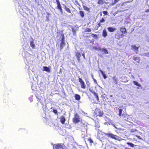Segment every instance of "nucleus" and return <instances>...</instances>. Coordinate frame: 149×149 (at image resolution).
Segmentation results:
<instances>
[{"instance_id": "32", "label": "nucleus", "mask_w": 149, "mask_h": 149, "mask_svg": "<svg viewBox=\"0 0 149 149\" xmlns=\"http://www.w3.org/2000/svg\"><path fill=\"white\" fill-rule=\"evenodd\" d=\"M102 13L104 14V15H107L108 14V13L107 11H104L102 12Z\"/></svg>"}, {"instance_id": "16", "label": "nucleus", "mask_w": 149, "mask_h": 149, "mask_svg": "<svg viewBox=\"0 0 149 149\" xmlns=\"http://www.w3.org/2000/svg\"><path fill=\"white\" fill-rule=\"evenodd\" d=\"M74 96L75 100H79L80 99L81 97L79 94H75Z\"/></svg>"}, {"instance_id": "47", "label": "nucleus", "mask_w": 149, "mask_h": 149, "mask_svg": "<svg viewBox=\"0 0 149 149\" xmlns=\"http://www.w3.org/2000/svg\"><path fill=\"white\" fill-rule=\"evenodd\" d=\"M98 24L99 26H100V23L99 24Z\"/></svg>"}, {"instance_id": "25", "label": "nucleus", "mask_w": 149, "mask_h": 149, "mask_svg": "<svg viewBox=\"0 0 149 149\" xmlns=\"http://www.w3.org/2000/svg\"><path fill=\"white\" fill-rule=\"evenodd\" d=\"M127 144L129 146L132 147H134L135 146V145L132 143L128 142L127 143Z\"/></svg>"}, {"instance_id": "14", "label": "nucleus", "mask_w": 149, "mask_h": 149, "mask_svg": "<svg viewBox=\"0 0 149 149\" xmlns=\"http://www.w3.org/2000/svg\"><path fill=\"white\" fill-rule=\"evenodd\" d=\"M60 121L62 124H64L66 120L65 117L63 116H61L60 118Z\"/></svg>"}, {"instance_id": "39", "label": "nucleus", "mask_w": 149, "mask_h": 149, "mask_svg": "<svg viewBox=\"0 0 149 149\" xmlns=\"http://www.w3.org/2000/svg\"><path fill=\"white\" fill-rule=\"evenodd\" d=\"M97 36L95 34H94V38H97Z\"/></svg>"}, {"instance_id": "12", "label": "nucleus", "mask_w": 149, "mask_h": 149, "mask_svg": "<svg viewBox=\"0 0 149 149\" xmlns=\"http://www.w3.org/2000/svg\"><path fill=\"white\" fill-rule=\"evenodd\" d=\"M75 56L77 58L79 61L80 60V58L81 56V54L79 52H77L76 53Z\"/></svg>"}, {"instance_id": "15", "label": "nucleus", "mask_w": 149, "mask_h": 149, "mask_svg": "<svg viewBox=\"0 0 149 149\" xmlns=\"http://www.w3.org/2000/svg\"><path fill=\"white\" fill-rule=\"evenodd\" d=\"M102 35L104 37H106L107 36V32L105 29L103 30Z\"/></svg>"}, {"instance_id": "33", "label": "nucleus", "mask_w": 149, "mask_h": 149, "mask_svg": "<svg viewBox=\"0 0 149 149\" xmlns=\"http://www.w3.org/2000/svg\"><path fill=\"white\" fill-rule=\"evenodd\" d=\"M53 112L56 114H57V111L56 109H54L53 110Z\"/></svg>"}, {"instance_id": "8", "label": "nucleus", "mask_w": 149, "mask_h": 149, "mask_svg": "<svg viewBox=\"0 0 149 149\" xmlns=\"http://www.w3.org/2000/svg\"><path fill=\"white\" fill-rule=\"evenodd\" d=\"M94 113L96 114L97 116H102L103 115V111H102L99 109H97L95 110Z\"/></svg>"}, {"instance_id": "2", "label": "nucleus", "mask_w": 149, "mask_h": 149, "mask_svg": "<svg viewBox=\"0 0 149 149\" xmlns=\"http://www.w3.org/2000/svg\"><path fill=\"white\" fill-rule=\"evenodd\" d=\"M80 119L78 114L76 113L74 115V117L72 119V121L74 123H77L80 121Z\"/></svg>"}, {"instance_id": "28", "label": "nucleus", "mask_w": 149, "mask_h": 149, "mask_svg": "<svg viewBox=\"0 0 149 149\" xmlns=\"http://www.w3.org/2000/svg\"><path fill=\"white\" fill-rule=\"evenodd\" d=\"M123 110L122 109H119L118 115L119 116H120L122 115Z\"/></svg>"}, {"instance_id": "11", "label": "nucleus", "mask_w": 149, "mask_h": 149, "mask_svg": "<svg viewBox=\"0 0 149 149\" xmlns=\"http://www.w3.org/2000/svg\"><path fill=\"white\" fill-rule=\"evenodd\" d=\"M116 29V28L112 27H109L107 28V30L110 32H113Z\"/></svg>"}, {"instance_id": "36", "label": "nucleus", "mask_w": 149, "mask_h": 149, "mask_svg": "<svg viewBox=\"0 0 149 149\" xmlns=\"http://www.w3.org/2000/svg\"><path fill=\"white\" fill-rule=\"evenodd\" d=\"M119 0H114V2L113 3V4H115L116 3H117L118 1Z\"/></svg>"}, {"instance_id": "10", "label": "nucleus", "mask_w": 149, "mask_h": 149, "mask_svg": "<svg viewBox=\"0 0 149 149\" xmlns=\"http://www.w3.org/2000/svg\"><path fill=\"white\" fill-rule=\"evenodd\" d=\"M94 96H95V98L96 99V101H95V102H94V103L96 104L98 103L99 102V99L98 97V94L96 93L94 91Z\"/></svg>"}, {"instance_id": "1", "label": "nucleus", "mask_w": 149, "mask_h": 149, "mask_svg": "<svg viewBox=\"0 0 149 149\" xmlns=\"http://www.w3.org/2000/svg\"><path fill=\"white\" fill-rule=\"evenodd\" d=\"M95 125L94 127H95V132H96L97 133V138L98 139H100L101 137V135L103 136L105 134L107 135L108 137H110L115 140L118 141L122 140V139L119 137L118 136L114 135L112 133H105L102 132L101 130L100 124L97 120H95Z\"/></svg>"}, {"instance_id": "7", "label": "nucleus", "mask_w": 149, "mask_h": 149, "mask_svg": "<svg viewBox=\"0 0 149 149\" xmlns=\"http://www.w3.org/2000/svg\"><path fill=\"white\" fill-rule=\"evenodd\" d=\"M56 1L57 4V8L60 10L61 13H62L63 10L59 1V0H56Z\"/></svg>"}, {"instance_id": "38", "label": "nucleus", "mask_w": 149, "mask_h": 149, "mask_svg": "<svg viewBox=\"0 0 149 149\" xmlns=\"http://www.w3.org/2000/svg\"><path fill=\"white\" fill-rule=\"evenodd\" d=\"M136 136L139 139H142V138L140 137V136L136 135Z\"/></svg>"}, {"instance_id": "3", "label": "nucleus", "mask_w": 149, "mask_h": 149, "mask_svg": "<svg viewBox=\"0 0 149 149\" xmlns=\"http://www.w3.org/2000/svg\"><path fill=\"white\" fill-rule=\"evenodd\" d=\"M61 35L62 38L61 40V41L60 45V49L62 50L63 49V47L65 45V38L64 34H61Z\"/></svg>"}, {"instance_id": "49", "label": "nucleus", "mask_w": 149, "mask_h": 149, "mask_svg": "<svg viewBox=\"0 0 149 149\" xmlns=\"http://www.w3.org/2000/svg\"><path fill=\"white\" fill-rule=\"evenodd\" d=\"M104 124H107V123H106H106H104Z\"/></svg>"}, {"instance_id": "35", "label": "nucleus", "mask_w": 149, "mask_h": 149, "mask_svg": "<svg viewBox=\"0 0 149 149\" xmlns=\"http://www.w3.org/2000/svg\"><path fill=\"white\" fill-rule=\"evenodd\" d=\"M84 9L85 10H87L88 11L89 10V9L88 7H86L85 6H84Z\"/></svg>"}, {"instance_id": "30", "label": "nucleus", "mask_w": 149, "mask_h": 149, "mask_svg": "<svg viewBox=\"0 0 149 149\" xmlns=\"http://www.w3.org/2000/svg\"><path fill=\"white\" fill-rule=\"evenodd\" d=\"M105 17H106V16ZM105 18V16H104V18H102L100 20V23H103L105 22V20L104 18Z\"/></svg>"}, {"instance_id": "13", "label": "nucleus", "mask_w": 149, "mask_h": 149, "mask_svg": "<svg viewBox=\"0 0 149 149\" xmlns=\"http://www.w3.org/2000/svg\"><path fill=\"white\" fill-rule=\"evenodd\" d=\"M132 47L134 51L136 53H137L138 51L139 47L136 46L135 45L132 46Z\"/></svg>"}, {"instance_id": "5", "label": "nucleus", "mask_w": 149, "mask_h": 149, "mask_svg": "<svg viewBox=\"0 0 149 149\" xmlns=\"http://www.w3.org/2000/svg\"><path fill=\"white\" fill-rule=\"evenodd\" d=\"M94 49H96V50H99L100 51H101L102 52H104V54H108V52L107 50V49L105 48H102L101 47H95L94 46Z\"/></svg>"}, {"instance_id": "9", "label": "nucleus", "mask_w": 149, "mask_h": 149, "mask_svg": "<svg viewBox=\"0 0 149 149\" xmlns=\"http://www.w3.org/2000/svg\"><path fill=\"white\" fill-rule=\"evenodd\" d=\"M123 33H121L120 32H118L115 34V38L117 39H120V38H122L123 36Z\"/></svg>"}, {"instance_id": "19", "label": "nucleus", "mask_w": 149, "mask_h": 149, "mask_svg": "<svg viewBox=\"0 0 149 149\" xmlns=\"http://www.w3.org/2000/svg\"><path fill=\"white\" fill-rule=\"evenodd\" d=\"M43 70L47 72H49L50 71L49 68L46 66H43Z\"/></svg>"}, {"instance_id": "37", "label": "nucleus", "mask_w": 149, "mask_h": 149, "mask_svg": "<svg viewBox=\"0 0 149 149\" xmlns=\"http://www.w3.org/2000/svg\"><path fill=\"white\" fill-rule=\"evenodd\" d=\"M146 56L149 57V53H145Z\"/></svg>"}, {"instance_id": "24", "label": "nucleus", "mask_w": 149, "mask_h": 149, "mask_svg": "<svg viewBox=\"0 0 149 149\" xmlns=\"http://www.w3.org/2000/svg\"><path fill=\"white\" fill-rule=\"evenodd\" d=\"M112 125L113 127H115L117 129V127H116V125L113 123H112L111 122H110V123H108L107 125Z\"/></svg>"}, {"instance_id": "20", "label": "nucleus", "mask_w": 149, "mask_h": 149, "mask_svg": "<svg viewBox=\"0 0 149 149\" xmlns=\"http://www.w3.org/2000/svg\"><path fill=\"white\" fill-rule=\"evenodd\" d=\"M120 31L123 33H126V29L125 28H120Z\"/></svg>"}, {"instance_id": "46", "label": "nucleus", "mask_w": 149, "mask_h": 149, "mask_svg": "<svg viewBox=\"0 0 149 149\" xmlns=\"http://www.w3.org/2000/svg\"><path fill=\"white\" fill-rule=\"evenodd\" d=\"M89 90L90 91H91V93H93V92H92V91H91L90 89H89Z\"/></svg>"}, {"instance_id": "18", "label": "nucleus", "mask_w": 149, "mask_h": 149, "mask_svg": "<svg viewBox=\"0 0 149 149\" xmlns=\"http://www.w3.org/2000/svg\"><path fill=\"white\" fill-rule=\"evenodd\" d=\"M132 59L133 60L135 61H137V62L139 63L140 62V58L139 57H137L135 56H133L132 58Z\"/></svg>"}, {"instance_id": "29", "label": "nucleus", "mask_w": 149, "mask_h": 149, "mask_svg": "<svg viewBox=\"0 0 149 149\" xmlns=\"http://www.w3.org/2000/svg\"><path fill=\"white\" fill-rule=\"evenodd\" d=\"M84 31L86 32H90L91 31V29L87 28L85 29Z\"/></svg>"}, {"instance_id": "27", "label": "nucleus", "mask_w": 149, "mask_h": 149, "mask_svg": "<svg viewBox=\"0 0 149 149\" xmlns=\"http://www.w3.org/2000/svg\"><path fill=\"white\" fill-rule=\"evenodd\" d=\"M65 9L66 11L68 12L71 13V10H70V9L69 8L65 7Z\"/></svg>"}, {"instance_id": "45", "label": "nucleus", "mask_w": 149, "mask_h": 149, "mask_svg": "<svg viewBox=\"0 0 149 149\" xmlns=\"http://www.w3.org/2000/svg\"><path fill=\"white\" fill-rule=\"evenodd\" d=\"M110 97H113V95H110Z\"/></svg>"}, {"instance_id": "42", "label": "nucleus", "mask_w": 149, "mask_h": 149, "mask_svg": "<svg viewBox=\"0 0 149 149\" xmlns=\"http://www.w3.org/2000/svg\"><path fill=\"white\" fill-rule=\"evenodd\" d=\"M94 82L97 83V81L96 79H94Z\"/></svg>"}, {"instance_id": "6", "label": "nucleus", "mask_w": 149, "mask_h": 149, "mask_svg": "<svg viewBox=\"0 0 149 149\" xmlns=\"http://www.w3.org/2000/svg\"><path fill=\"white\" fill-rule=\"evenodd\" d=\"M78 80L79 82L80 83L81 87L83 89H85L86 85L84 81L80 78H79Z\"/></svg>"}, {"instance_id": "23", "label": "nucleus", "mask_w": 149, "mask_h": 149, "mask_svg": "<svg viewBox=\"0 0 149 149\" xmlns=\"http://www.w3.org/2000/svg\"><path fill=\"white\" fill-rule=\"evenodd\" d=\"M112 79L113 80V82L116 84L117 83V79L116 78L115 76H113V77Z\"/></svg>"}, {"instance_id": "34", "label": "nucleus", "mask_w": 149, "mask_h": 149, "mask_svg": "<svg viewBox=\"0 0 149 149\" xmlns=\"http://www.w3.org/2000/svg\"><path fill=\"white\" fill-rule=\"evenodd\" d=\"M88 140L89 142L91 143H92L93 142V141L90 138H88Z\"/></svg>"}, {"instance_id": "22", "label": "nucleus", "mask_w": 149, "mask_h": 149, "mask_svg": "<svg viewBox=\"0 0 149 149\" xmlns=\"http://www.w3.org/2000/svg\"><path fill=\"white\" fill-rule=\"evenodd\" d=\"M133 83L134 84V85H136V86L138 87H141V85L137 81H133Z\"/></svg>"}, {"instance_id": "17", "label": "nucleus", "mask_w": 149, "mask_h": 149, "mask_svg": "<svg viewBox=\"0 0 149 149\" xmlns=\"http://www.w3.org/2000/svg\"><path fill=\"white\" fill-rule=\"evenodd\" d=\"M34 40H31L30 42V46L33 49H34L35 47V45L34 44Z\"/></svg>"}, {"instance_id": "31", "label": "nucleus", "mask_w": 149, "mask_h": 149, "mask_svg": "<svg viewBox=\"0 0 149 149\" xmlns=\"http://www.w3.org/2000/svg\"><path fill=\"white\" fill-rule=\"evenodd\" d=\"M137 130L136 129H132L131 130V132H137Z\"/></svg>"}, {"instance_id": "43", "label": "nucleus", "mask_w": 149, "mask_h": 149, "mask_svg": "<svg viewBox=\"0 0 149 149\" xmlns=\"http://www.w3.org/2000/svg\"><path fill=\"white\" fill-rule=\"evenodd\" d=\"M84 129H85V130H86V129H87V126L86 125L85 126V127L84 128Z\"/></svg>"}, {"instance_id": "21", "label": "nucleus", "mask_w": 149, "mask_h": 149, "mask_svg": "<svg viewBox=\"0 0 149 149\" xmlns=\"http://www.w3.org/2000/svg\"><path fill=\"white\" fill-rule=\"evenodd\" d=\"M100 71L104 79H106L107 77V76H106L105 73L101 70H100Z\"/></svg>"}, {"instance_id": "44", "label": "nucleus", "mask_w": 149, "mask_h": 149, "mask_svg": "<svg viewBox=\"0 0 149 149\" xmlns=\"http://www.w3.org/2000/svg\"><path fill=\"white\" fill-rule=\"evenodd\" d=\"M84 126L83 125H82L81 126V129H83V127Z\"/></svg>"}, {"instance_id": "4", "label": "nucleus", "mask_w": 149, "mask_h": 149, "mask_svg": "<svg viewBox=\"0 0 149 149\" xmlns=\"http://www.w3.org/2000/svg\"><path fill=\"white\" fill-rule=\"evenodd\" d=\"M65 147L64 144L61 143H58L54 145L53 149H64Z\"/></svg>"}, {"instance_id": "26", "label": "nucleus", "mask_w": 149, "mask_h": 149, "mask_svg": "<svg viewBox=\"0 0 149 149\" xmlns=\"http://www.w3.org/2000/svg\"><path fill=\"white\" fill-rule=\"evenodd\" d=\"M79 14L81 17H83L84 16V12L83 11H80L79 12Z\"/></svg>"}, {"instance_id": "40", "label": "nucleus", "mask_w": 149, "mask_h": 149, "mask_svg": "<svg viewBox=\"0 0 149 149\" xmlns=\"http://www.w3.org/2000/svg\"><path fill=\"white\" fill-rule=\"evenodd\" d=\"M72 31L73 32H76V31L73 28H72Z\"/></svg>"}, {"instance_id": "48", "label": "nucleus", "mask_w": 149, "mask_h": 149, "mask_svg": "<svg viewBox=\"0 0 149 149\" xmlns=\"http://www.w3.org/2000/svg\"><path fill=\"white\" fill-rule=\"evenodd\" d=\"M134 64H135V63H136V62H134Z\"/></svg>"}, {"instance_id": "41", "label": "nucleus", "mask_w": 149, "mask_h": 149, "mask_svg": "<svg viewBox=\"0 0 149 149\" xmlns=\"http://www.w3.org/2000/svg\"><path fill=\"white\" fill-rule=\"evenodd\" d=\"M82 55L83 56L84 58H85V55H84V54H82Z\"/></svg>"}]
</instances>
